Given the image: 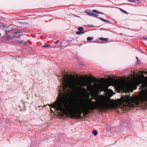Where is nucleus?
<instances>
[{
  "label": "nucleus",
  "mask_w": 147,
  "mask_h": 147,
  "mask_svg": "<svg viewBox=\"0 0 147 147\" xmlns=\"http://www.w3.org/2000/svg\"><path fill=\"white\" fill-rule=\"evenodd\" d=\"M61 81V85L59 90V100L51 104L50 106L71 118L78 119L84 117L90 112V111H93L96 109L100 111L112 109L125 110L137 105L135 98L127 96L119 103L110 102V104H108L106 99L98 103L91 101L87 106L79 99L70 102L67 99L71 90L75 92L79 97L83 98L87 93V89L88 91H91L92 88V82L88 85L86 81L79 82L78 79L74 76L69 77L65 75L63 76Z\"/></svg>",
  "instance_id": "f257e3e1"
},
{
  "label": "nucleus",
  "mask_w": 147,
  "mask_h": 147,
  "mask_svg": "<svg viewBox=\"0 0 147 147\" xmlns=\"http://www.w3.org/2000/svg\"><path fill=\"white\" fill-rule=\"evenodd\" d=\"M132 84L125 81L124 82H120L117 85V89L119 91L125 92H129V91L131 92L133 91Z\"/></svg>",
  "instance_id": "f03ea898"
},
{
  "label": "nucleus",
  "mask_w": 147,
  "mask_h": 147,
  "mask_svg": "<svg viewBox=\"0 0 147 147\" xmlns=\"http://www.w3.org/2000/svg\"><path fill=\"white\" fill-rule=\"evenodd\" d=\"M137 105H147V91L142 94L139 97L135 98Z\"/></svg>",
  "instance_id": "7ed1b4c3"
},
{
  "label": "nucleus",
  "mask_w": 147,
  "mask_h": 147,
  "mask_svg": "<svg viewBox=\"0 0 147 147\" xmlns=\"http://www.w3.org/2000/svg\"><path fill=\"white\" fill-rule=\"evenodd\" d=\"M98 90H100V91H104L105 90V88L103 87V86L102 85H100L99 86L98 88Z\"/></svg>",
  "instance_id": "20e7f679"
},
{
  "label": "nucleus",
  "mask_w": 147,
  "mask_h": 147,
  "mask_svg": "<svg viewBox=\"0 0 147 147\" xmlns=\"http://www.w3.org/2000/svg\"><path fill=\"white\" fill-rule=\"evenodd\" d=\"M92 11L94 13H99L102 14H104V13L102 12H99L98 11V10H96V9H94L92 10Z\"/></svg>",
  "instance_id": "39448f33"
},
{
  "label": "nucleus",
  "mask_w": 147,
  "mask_h": 147,
  "mask_svg": "<svg viewBox=\"0 0 147 147\" xmlns=\"http://www.w3.org/2000/svg\"><path fill=\"white\" fill-rule=\"evenodd\" d=\"M85 12L86 13H87L88 15L90 16H91L92 13L90 11V10H88V9L86 10L85 11Z\"/></svg>",
  "instance_id": "423d86ee"
},
{
  "label": "nucleus",
  "mask_w": 147,
  "mask_h": 147,
  "mask_svg": "<svg viewBox=\"0 0 147 147\" xmlns=\"http://www.w3.org/2000/svg\"><path fill=\"white\" fill-rule=\"evenodd\" d=\"M99 40H102L105 42H107L108 40V38H99Z\"/></svg>",
  "instance_id": "0eeeda50"
},
{
  "label": "nucleus",
  "mask_w": 147,
  "mask_h": 147,
  "mask_svg": "<svg viewBox=\"0 0 147 147\" xmlns=\"http://www.w3.org/2000/svg\"><path fill=\"white\" fill-rule=\"evenodd\" d=\"M42 47H46V48H50H50H53V47L51 46L50 45H43L42 46Z\"/></svg>",
  "instance_id": "6e6552de"
},
{
  "label": "nucleus",
  "mask_w": 147,
  "mask_h": 147,
  "mask_svg": "<svg viewBox=\"0 0 147 147\" xmlns=\"http://www.w3.org/2000/svg\"><path fill=\"white\" fill-rule=\"evenodd\" d=\"M98 18L100 20H101L102 21H104V22H106L107 23H109L110 22L109 21L105 20L102 18Z\"/></svg>",
  "instance_id": "1a4fd4ad"
},
{
  "label": "nucleus",
  "mask_w": 147,
  "mask_h": 147,
  "mask_svg": "<svg viewBox=\"0 0 147 147\" xmlns=\"http://www.w3.org/2000/svg\"><path fill=\"white\" fill-rule=\"evenodd\" d=\"M98 15L96 14L92 13L91 16H93L94 17H95L96 18H98Z\"/></svg>",
  "instance_id": "9d476101"
},
{
  "label": "nucleus",
  "mask_w": 147,
  "mask_h": 147,
  "mask_svg": "<svg viewBox=\"0 0 147 147\" xmlns=\"http://www.w3.org/2000/svg\"><path fill=\"white\" fill-rule=\"evenodd\" d=\"M92 133L94 134V136H95L97 134L98 132L96 130H94L93 131Z\"/></svg>",
  "instance_id": "9b49d317"
},
{
  "label": "nucleus",
  "mask_w": 147,
  "mask_h": 147,
  "mask_svg": "<svg viewBox=\"0 0 147 147\" xmlns=\"http://www.w3.org/2000/svg\"><path fill=\"white\" fill-rule=\"evenodd\" d=\"M93 39V38L92 37H88L87 38V40L88 41H90Z\"/></svg>",
  "instance_id": "f8f14e48"
},
{
  "label": "nucleus",
  "mask_w": 147,
  "mask_h": 147,
  "mask_svg": "<svg viewBox=\"0 0 147 147\" xmlns=\"http://www.w3.org/2000/svg\"><path fill=\"white\" fill-rule=\"evenodd\" d=\"M84 32H82L77 31L76 34L80 35L81 33L83 34Z\"/></svg>",
  "instance_id": "ddd939ff"
},
{
  "label": "nucleus",
  "mask_w": 147,
  "mask_h": 147,
  "mask_svg": "<svg viewBox=\"0 0 147 147\" xmlns=\"http://www.w3.org/2000/svg\"><path fill=\"white\" fill-rule=\"evenodd\" d=\"M146 86V84L145 83L142 84L141 85V86L143 88H145Z\"/></svg>",
  "instance_id": "4468645a"
},
{
  "label": "nucleus",
  "mask_w": 147,
  "mask_h": 147,
  "mask_svg": "<svg viewBox=\"0 0 147 147\" xmlns=\"http://www.w3.org/2000/svg\"><path fill=\"white\" fill-rule=\"evenodd\" d=\"M78 30L80 31V32H82V31L83 30V28L82 27H79L78 29Z\"/></svg>",
  "instance_id": "2eb2a0df"
},
{
  "label": "nucleus",
  "mask_w": 147,
  "mask_h": 147,
  "mask_svg": "<svg viewBox=\"0 0 147 147\" xmlns=\"http://www.w3.org/2000/svg\"><path fill=\"white\" fill-rule=\"evenodd\" d=\"M120 10L122 12L127 14V13L125 11V10H123V9H120Z\"/></svg>",
  "instance_id": "dca6fc26"
},
{
  "label": "nucleus",
  "mask_w": 147,
  "mask_h": 147,
  "mask_svg": "<svg viewBox=\"0 0 147 147\" xmlns=\"http://www.w3.org/2000/svg\"><path fill=\"white\" fill-rule=\"evenodd\" d=\"M129 2H132L134 3H136L135 0H128Z\"/></svg>",
  "instance_id": "f3484780"
},
{
  "label": "nucleus",
  "mask_w": 147,
  "mask_h": 147,
  "mask_svg": "<svg viewBox=\"0 0 147 147\" xmlns=\"http://www.w3.org/2000/svg\"><path fill=\"white\" fill-rule=\"evenodd\" d=\"M137 2L136 3L137 4H138L139 3H140V1L139 0H135Z\"/></svg>",
  "instance_id": "a211bd4d"
},
{
  "label": "nucleus",
  "mask_w": 147,
  "mask_h": 147,
  "mask_svg": "<svg viewBox=\"0 0 147 147\" xmlns=\"http://www.w3.org/2000/svg\"><path fill=\"white\" fill-rule=\"evenodd\" d=\"M59 42V40H57L54 43L55 44H57Z\"/></svg>",
  "instance_id": "6ab92c4d"
},
{
  "label": "nucleus",
  "mask_w": 147,
  "mask_h": 147,
  "mask_svg": "<svg viewBox=\"0 0 147 147\" xmlns=\"http://www.w3.org/2000/svg\"><path fill=\"white\" fill-rule=\"evenodd\" d=\"M141 82L140 81V83L138 84V85H139V84H141Z\"/></svg>",
  "instance_id": "aec40b11"
},
{
  "label": "nucleus",
  "mask_w": 147,
  "mask_h": 147,
  "mask_svg": "<svg viewBox=\"0 0 147 147\" xmlns=\"http://www.w3.org/2000/svg\"><path fill=\"white\" fill-rule=\"evenodd\" d=\"M5 26L4 25H3V28H4L5 27Z\"/></svg>",
  "instance_id": "412c9836"
},
{
  "label": "nucleus",
  "mask_w": 147,
  "mask_h": 147,
  "mask_svg": "<svg viewBox=\"0 0 147 147\" xmlns=\"http://www.w3.org/2000/svg\"><path fill=\"white\" fill-rule=\"evenodd\" d=\"M144 39L146 40H147V38H144Z\"/></svg>",
  "instance_id": "4be33fe9"
},
{
  "label": "nucleus",
  "mask_w": 147,
  "mask_h": 147,
  "mask_svg": "<svg viewBox=\"0 0 147 147\" xmlns=\"http://www.w3.org/2000/svg\"><path fill=\"white\" fill-rule=\"evenodd\" d=\"M82 78H83V79H84V77L82 76Z\"/></svg>",
  "instance_id": "5701e85b"
},
{
  "label": "nucleus",
  "mask_w": 147,
  "mask_h": 147,
  "mask_svg": "<svg viewBox=\"0 0 147 147\" xmlns=\"http://www.w3.org/2000/svg\"><path fill=\"white\" fill-rule=\"evenodd\" d=\"M136 59H137V60H138V58L137 57H136Z\"/></svg>",
  "instance_id": "b1692460"
},
{
  "label": "nucleus",
  "mask_w": 147,
  "mask_h": 147,
  "mask_svg": "<svg viewBox=\"0 0 147 147\" xmlns=\"http://www.w3.org/2000/svg\"><path fill=\"white\" fill-rule=\"evenodd\" d=\"M1 34L0 33V36H1Z\"/></svg>",
  "instance_id": "393cba45"
}]
</instances>
